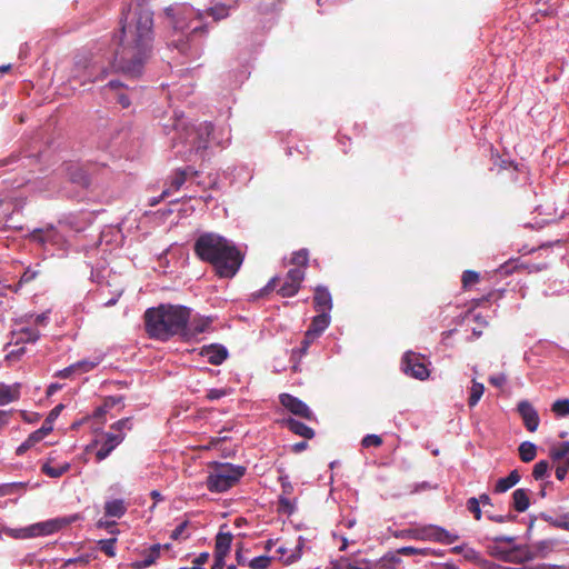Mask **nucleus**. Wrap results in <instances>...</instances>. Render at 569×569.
<instances>
[{
	"instance_id": "1",
	"label": "nucleus",
	"mask_w": 569,
	"mask_h": 569,
	"mask_svg": "<svg viewBox=\"0 0 569 569\" xmlns=\"http://www.w3.org/2000/svg\"><path fill=\"white\" fill-rule=\"evenodd\" d=\"M120 24L112 67L117 71L137 76L151 51L152 12L140 4L129 8L128 11H122Z\"/></svg>"
},
{
	"instance_id": "2",
	"label": "nucleus",
	"mask_w": 569,
	"mask_h": 569,
	"mask_svg": "<svg viewBox=\"0 0 569 569\" xmlns=\"http://www.w3.org/2000/svg\"><path fill=\"white\" fill-rule=\"evenodd\" d=\"M193 252L199 260L212 266L219 278L226 279L237 274L244 258L232 241L216 232L201 233L194 240Z\"/></svg>"
},
{
	"instance_id": "3",
	"label": "nucleus",
	"mask_w": 569,
	"mask_h": 569,
	"mask_svg": "<svg viewBox=\"0 0 569 569\" xmlns=\"http://www.w3.org/2000/svg\"><path fill=\"white\" fill-rule=\"evenodd\" d=\"M146 332L150 338L167 341L173 336H188L190 309L183 306L160 305L144 312Z\"/></svg>"
},
{
	"instance_id": "4",
	"label": "nucleus",
	"mask_w": 569,
	"mask_h": 569,
	"mask_svg": "<svg viewBox=\"0 0 569 569\" xmlns=\"http://www.w3.org/2000/svg\"><path fill=\"white\" fill-rule=\"evenodd\" d=\"M244 473L246 468L242 466L217 463L214 470L207 477V489L211 492H224L236 486Z\"/></svg>"
},
{
	"instance_id": "5",
	"label": "nucleus",
	"mask_w": 569,
	"mask_h": 569,
	"mask_svg": "<svg viewBox=\"0 0 569 569\" xmlns=\"http://www.w3.org/2000/svg\"><path fill=\"white\" fill-rule=\"evenodd\" d=\"M107 74V68L90 57H81L74 63L73 77L79 79L81 84L101 80Z\"/></svg>"
},
{
	"instance_id": "6",
	"label": "nucleus",
	"mask_w": 569,
	"mask_h": 569,
	"mask_svg": "<svg viewBox=\"0 0 569 569\" xmlns=\"http://www.w3.org/2000/svg\"><path fill=\"white\" fill-rule=\"evenodd\" d=\"M412 539L418 540H432L440 543L451 545L459 539V536L456 533H451L442 527L438 526H426L420 529H415V531H410Z\"/></svg>"
},
{
	"instance_id": "7",
	"label": "nucleus",
	"mask_w": 569,
	"mask_h": 569,
	"mask_svg": "<svg viewBox=\"0 0 569 569\" xmlns=\"http://www.w3.org/2000/svg\"><path fill=\"white\" fill-rule=\"evenodd\" d=\"M402 370L415 379L426 380L430 372L425 363V357L413 351H407L402 357Z\"/></svg>"
},
{
	"instance_id": "8",
	"label": "nucleus",
	"mask_w": 569,
	"mask_h": 569,
	"mask_svg": "<svg viewBox=\"0 0 569 569\" xmlns=\"http://www.w3.org/2000/svg\"><path fill=\"white\" fill-rule=\"evenodd\" d=\"M102 440L96 439L94 445H100L96 452L98 462L104 460L124 440L126 433H114L112 431L103 432Z\"/></svg>"
},
{
	"instance_id": "9",
	"label": "nucleus",
	"mask_w": 569,
	"mask_h": 569,
	"mask_svg": "<svg viewBox=\"0 0 569 569\" xmlns=\"http://www.w3.org/2000/svg\"><path fill=\"white\" fill-rule=\"evenodd\" d=\"M305 279V270L301 268L290 269L283 280V283L280 286L278 293L281 297L290 298L298 293L301 282Z\"/></svg>"
},
{
	"instance_id": "10",
	"label": "nucleus",
	"mask_w": 569,
	"mask_h": 569,
	"mask_svg": "<svg viewBox=\"0 0 569 569\" xmlns=\"http://www.w3.org/2000/svg\"><path fill=\"white\" fill-rule=\"evenodd\" d=\"M170 26L178 31L187 29V19L193 16V9L187 6H171L166 9Z\"/></svg>"
},
{
	"instance_id": "11",
	"label": "nucleus",
	"mask_w": 569,
	"mask_h": 569,
	"mask_svg": "<svg viewBox=\"0 0 569 569\" xmlns=\"http://www.w3.org/2000/svg\"><path fill=\"white\" fill-rule=\"evenodd\" d=\"M279 401L292 415L305 418L307 420L315 419V416L309 407L297 397H293L289 393H281L279 396Z\"/></svg>"
},
{
	"instance_id": "12",
	"label": "nucleus",
	"mask_w": 569,
	"mask_h": 569,
	"mask_svg": "<svg viewBox=\"0 0 569 569\" xmlns=\"http://www.w3.org/2000/svg\"><path fill=\"white\" fill-rule=\"evenodd\" d=\"M518 412L523 420V425L528 431L535 432L538 429L540 419L537 410L532 407V405L522 400L518 403Z\"/></svg>"
},
{
	"instance_id": "13",
	"label": "nucleus",
	"mask_w": 569,
	"mask_h": 569,
	"mask_svg": "<svg viewBox=\"0 0 569 569\" xmlns=\"http://www.w3.org/2000/svg\"><path fill=\"white\" fill-rule=\"evenodd\" d=\"M198 176V171L192 167H186L183 169H177L170 179V187L164 189L160 198H167L171 191H178L187 181L189 177Z\"/></svg>"
},
{
	"instance_id": "14",
	"label": "nucleus",
	"mask_w": 569,
	"mask_h": 569,
	"mask_svg": "<svg viewBox=\"0 0 569 569\" xmlns=\"http://www.w3.org/2000/svg\"><path fill=\"white\" fill-rule=\"evenodd\" d=\"M161 549H162V547L160 543L152 545L150 548H148L141 552L143 558L132 562L131 567L133 569H146V568L154 565L156 561L160 558Z\"/></svg>"
},
{
	"instance_id": "15",
	"label": "nucleus",
	"mask_w": 569,
	"mask_h": 569,
	"mask_svg": "<svg viewBox=\"0 0 569 569\" xmlns=\"http://www.w3.org/2000/svg\"><path fill=\"white\" fill-rule=\"evenodd\" d=\"M315 309L318 312H328L332 309V298L326 287L318 286L315 289L313 296Z\"/></svg>"
},
{
	"instance_id": "16",
	"label": "nucleus",
	"mask_w": 569,
	"mask_h": 569,
	"mask_svg": "<svg viewBox=\"0 0 569 569\" xmlns=\"http://www.w3.org/2000/svg\"><path fill=\"white\" fill-rule=\"evenodd\" d=\"M213 128L211 124H203L200 126V128L196 130H191V134L196 136L193 140L190 143L191 150H194L196 152H199L201 150L207 149L208 143V137L211 134Z\"/></svg>"
},
{
	"instance_id": "17",
	"label": "nucleus",
	"mask_w": 569,
	"mask_h": 569,
	"mask_svg": "<svg viewBox=\"0 0 569 569\" xmlns=\"http://www.w3.org/2000/svg\"><path fill=\"white\" fill-rule=\"evenodd\" d=\"M201 356L206 357L209 363L221 365L228 357V351L223 346L210 345L201 349Z\"/></svg>"
},
{
	"instance_id": "18",
	"label": "nucleus",
	"mask_w": 569,
	"mask_h": 569,
	"mask_svg": "<svg viewBox=\"0 0 569 569\" xmlns=\"http://www.w3.org/2000/svg\"><path fill=\"white\" fill-rule=\"evenodd\" d=\"M281 425L287 427L295 435L305 439H312L315 437V430L312 428L293 418L282 419Z\"/></svg>"
},
{
	"instance_id": "19",
	"label": "nucleus",
	"mask_w": 569,
	"mask_h": 569,
	"mask_svg": "<svg viewBox=\"0 0 569 569\" xmlns=\"http://www.w3.org/2000/svg\"><path fill=\"white\" fill-rule=\"evenodd\" d=\"M232 539L231 532L219 531L216 537L214 557L226 558L230 551Z\"/></svg>"
},
{
	"instance_id": "20",
	"label": "nucleus",
	"mask_w": 569,
	"mask_h": 569,
	"mask_svg": "<svg viewBox=\"0 0 569 569\" xmlns=\"http://www.w3.org/2000/svg\"><path fill=\"white\" fill-rule=\"evenodd\" d=\"M40 338V332L34 328H21L18 331L12 332V339L14 345L20 343H33Z\"/></svg>"
},
{
	"instance_id": "21",
	"label": "nucleus",
	"mask_w": 569,
	"mask_h": 569,
	"mask_svg": "<svg viewBox=\"0 0 569 569\" xmlns=\"http://www.w3.org/2000/svg\"><path fill=\"white\" fill-rule=\"evenodd\" d=\"M20 383H0V406L17 401L20 398Z\"/></svg>"
},
{
	"instance_id": "22",
	"label": "nucleus",
	"mask_w": 569,
	"mask_h": 569,
	"mask_svg": "<svg viewBox=\"0 0 569 569\" xmlns=\"http://www.w3.org/2000/svg\"><path fill=\"white\" fill-rule=\"evenodd\" d=\"M104 515L112 518H121L127 512L128 506L123 499H112L104 503Z\"/></svg>"
},
{
	"instance_id": "23",
	"label": "nucleus",
	"mask_w": 569,
	"mask_h": 569,
	"mask_svg": "<svg viewBox=\"0 0 569 569\" xmlns=\"http://www.w3.org/2000/svg\"><path fill=\"white\" fill-rule=\"evenodd\" d=\"M530 505L529 491L523 488L516 489L512 492V508L518 512H525Z\"/></svg>"
},
{
	"instance_id": "24",
	"label": "nucleus",
	"mask_w": 569,
	"mask_h": 569,
	"mask_svg": "<svg viewBox=\"0 0 569 569\" xmlns=\"http://www.w3.org/2000/svg\"><path fill=\"white\" fill-rule=\"evenodd\" d=\"M330 325V316L328 312H320L319 315L315 316L311 320V323L307 331L313 333L317 337H320V335L329 327Z\"/></svg>"
},
{
	"instance_id": "25",
	"label": "nucleus",
	"mask_w": 569,
	"mask_h": 569,
	"mask_svg": "<svg viewBox=\"0 0 569 569\" xmlns=\"http://www.w3.org/2000/svg\"><path fill=\"white\" fill-rule=\"evenodd\" d=\"M520 473L518 470H512L507 477L500 478L495 486L496 493H502L516 486L520 481Z\"/></svg>"
},
{
	"instance_id": "26",
	"label": "nucleus",
	"mask_w": 569,
	"mask_h": 569,
	"mask_svg": "<svg viewBox=\"0 0 569 569\" xmlns=\"http://www.w3.org/2000/svg\"><path fill=\"white\" fill-rule=\"evenodd\" d=\"M518 451L523 462H530L537 456V446L530 441H523L520 443Z\"/></svg>"
},
{
	"instance_id": "27",
	"label": "nucleus",
	"mask_w": 569,
	"mask_h": 569,
	"mask_svg": "<svg viewBox=\"0 0 569 569\" xmlns=\"http://www.w3.org/2000/svg\"><path fill=\"white\" fill-rule=\"evenodd\" d=\"M209 323L210 322L208 319H199V320L194 319L191 322L189 321L187 323L188 336H182V337L189 339L191 337H194L198 333H202L208 329Z\"/></svg>"
},
{
	"instance_id": "28",
	"label": "nucleus",
	"mask_w": 569,
	"mask_h": 569,
	"mask_svg": "<svg viewBox=\"0 0 569 569\" xmlns=\"http://www.w3.org/2000/svg\"><path fill=\"white\" fill-rule=\"evenodd\" d=\"M69 523H70V521L67 519H53L50 521H46L40 525L41 533L42 535H51L53 532L59 531L60 529H62L64 526H67Z\"/></svg>"
},
{
	"instance_id": "29",
	"label": "nucleus",
	"mask_w": 569,
	"mask_h": 569,
	"mask_svg": "<svg viewBox=\"0 0 569 569\" xmlns=\"http://www.w3.org/2000/svg\"><path fill=\"white\" fill-rule=\"evenodd\" d=\"M318 337L313 333L306 331L305 337L301 341V346L298 349L292 350V357L302 358L307 355L309 347L315 342Z\"/></svg>"
},
{
	"instance_id": "30",
	"label": "nucleus",
	"mask_w": 569,
	"mask_h": 569,
	"mask_svg": "<svg viewBox=\"0 0 569 569\" xmlns=\"http://www.w3.org/2000/svg\"><path fill=\"white\" fill-rule=\"evenodd\" d=\"M335 567L336 569H382V567L378 568L377 566L372 568L370 563L365 560L355 562H349L348 560H340L335 565Z\"/></svg>"
},
{
	"instance_id": "31",
	"label": "nucleus",
	"mask_w": 569,
	"mask_h": 569,
	"mask_svg": "<svg viewBox=\"0 0 569 569\" xmlns=\"http://www.w3.org/2000/svg\"><path fill=\"white\" fill-rule=\"evenodd\" d=\"M56 234H57L56 230L52 227H50V228H47L46 230L36 229L31 233V238L34 241H38L40 243H46V242L52 241Z\"/></svg>"
},
{
	"instance_id": "32",
	"label": "nucleus",
	"mask_w": 569,
	"mask_h": 569,
	"mask_svg": "<svg viewBox=\"0 0 569 569\" xmlns=\"http://www.w3.org/2000/svg\"><path fill=\"white\" fill-rule=\"evenodd\" d=\"M485 392V386L481 382H477L472 380V386L470 388V395L468 399L469 407H475L479 400L481 399Z\"/></svg>"
},
{
	"instance_id": "33",
	"label": "nucleus",
	"mask_w": 569,
	"mask_h": 569,
	"mask_svg": "<svg viewBox=\"0 0 569 569\" xmlns=\"http://www.w3.org/2000/svg\"><path fill=\"white\" fill-rule=\"evenodd\" d=\"M70 469L69 463H64L63 466L53 467L49 463H44L41 467V471L50 478H59L64 475Z\"/></svg>"
},
{
	"instance_id": "34",
	"label": "nucleus",
	"mask_w": 569,
	"mask_h": 569,
	"mask_svg": "<svg viewBox=\"0 0 569 569\" xmlns=\"http://www.w3.org/2000/svg\"><path fill=\"white\" fill-rule=\"evenodd\" d=\"M569 455V441H563L557 447H552L549 451V456L552 461H559Z\"/></svg>"
},
{
	"instance_id": "35",
	"label": "nucleus",
	"mask_w": 569,
	"mask_h": 569,
	"mask_svg": "<svg viewBox=\"0 0 569 569\" xmlns=\"http://www.w3.org/2000/svg\"><path fill=\"white\" fill-rule=\"evenodd\" d=\"M70 179H71L72 182H74V183H77V184H79V186H81L83 188H87L90 184L89 176L81 168H77L73 171H71L70 172Z\"/></svg>"
},
{
	"instance_id": "36",
	"label": "nucleus",
	"mask_w": 569,
	"mask_h": 569,
	"mask_svg": "<svg viewBox=\"0 0 569 569\" xmlns=\"http://www.w3.org/2000/svg\"><path fill=\"white\" fill-rule=\"evenodd\" d=\"M206 14L212 17L214 21H219L229 16V7L226 4H217L207 9Z\"/></svg>"
},
{
	"instance_id": "37",
	"label": "nucleus",
	"mask_w": 569,
	"mask_h": 569,
	"mask_svg": "<svg viewBox=\"0 0 569 569\" xmlns=\"http://www.w3.org/2000/svg\"><path fill=\"white\" fill-rule=\"evenodd\" d=\"M533 558V553L528 549L516 548L511 551L509 557L510 561L522 563L525 561H529Z\"/></svg>"
},
{
	"instance_id": "38",
	"label": "nucleus",
	"mask_w": 569,
	"mask_h": 569,
	"mask_svg": "<svg viewBox=\"0 0 569 569\" xmlns=\"http://www.w3.org/2000/svg\"><path fill=\"white\" fill-rule=\"evenodd\" d=\"M550 465L547 460H540L533 466L532 477L535 480H542L549 471Z\"/></svg>"
},
{
	"instance_id": "39",
	"label": "nucleus",
	"mask_w": 569,
	"mask_h": 569,
	"mask_svg": "<svg viewBox=\"0 0 569 569\" xmlns=\"http://www.w3.org/2000/svg\"><path fill=\"white\" fill-rule=\"evenodd\" d=\"M309 261V253L308 250L301 249L299 251L293 252L291 258V263L296 264L297 268H305L307 267Z\"/></svg>"
},
{
	"instance_id": "40",
	"label": "nucleus",
	"mask_w": 569,
	"mask_h": 569,
	"mask_svg": "<svg viewBox=\"0 0 569 569\" xmlns=\"http://www.w3.org/2000/svg\"><path fill=\"white\" fill-rule=\"evenodd\" d=\"M116 542H117L116 538H110V539L99 540L98 545H99L100 550L104 555H107L108 557H114L116 556V548H114Z\"/></svg>"
},
{
	"instance_id": "41",
	"label": "nucleus",
	"mask_w": 569,
	"mask_h": 569,
	"mask_svg": "<svg viewBox=\"0 0 569 569\" xmlns=\"http://www.w3.org/2000/svg\"><path fill=\"white\" fill-rule=\"evenodd\" d=\"M110 431L114 433H126V431H129L132 429L131 425V418H123L110 426Z\"/></svg>"
},
{
	"instance_id": "42",
	"label": "nucleus",
	"mask_w": 569,
	"mask_h": 569,
	"mask_svg": "<svg viewBox=\"0 0 569 569\" xmlns=\"http://www.w3.org/2000/svg\"><path fill=\"white\" fill-rule=\"evenodd\" d=\"M541 519L557 528H565L569 530V515L562 516L561 519H553L551 516L547 513H541Z\"/></svg>"
},
{
	"instance_id": "43",
	"label": "nucleus",
	"mask_w": 569,
	"mask_h": 569,
	"mask_svg": "<svg viewBox=\"0 0 569 569\" xmlns=\"http://www.w3.org/2000/svg\"><path fill=\"white\" fill-rule=\"evenodd\" d=\"M551 410L559 417L569 416V400H557L552 403Z\"/></svg>"
},
{
	"instance_id": "44",
	"label": "nucleus",
	"mask_w": 569,
	"mask_h": 569,
	"mask_svg": "<svg viewBox=\"0 0 569 569\" xmlns=\"http://www.w3.org/2000/svg\"><path fill=\"white\" fill-rule=\"evenodd\" d=\"M398 553L402 555V556H415V555L431 556L432 555L431 550L428 548L419 549V548H415V547H402L398 550Z\"/></svg>"
},
{
	"instance_id": "45",
	"label": "nucleus",
	"mask_w": 569,
	"mask_h": 569,
	"mask_svg": "<svg viewBox=\"0 0 569 569\" xmlns=\"http://www.w3.org/2000/svg\"><path fill=\"white\" fill-rule=\"evenodd\" d=\"M479 279H480V276L478 272H476L473 270H466V271H463L462 278H461L462 286H463V288H468V287L479 282Z\"/></svg>"
},
{
	"instance_id": "46",
	"label": "nucleus",
	"mask_w": 569,
	"mask_h": 569,
	"mask_svg": "<svg viewBox=\"0 0 569 569\" xmlns=\"http://www.w3.org/2000/svg\"><path fill=\"white\" fill-rule=\"evenodd\" d=\"M271 557L259 556L250 560L249 567L251 569H267L270 566Z\"/></svg>"
},
{
	"instance_id": "47",
	"label": "nucleus",
	"mask_w": 569,
	"mask_h": 569,
	"mask_svg": "<svg viewBox=\"0 0 569 569\" xmlns=\"http://www.w3.org/2000/svg\"><path fill=\"white\" fill-rule=\"evenodd\" d=\"M467 509L473 515L476 520H480L482 517L479 500L476 497H471L467 500Z\"/></svg>"
},
{
	"instance_id": "48",
	"label": "nucleus",
	"mask_w": 569,
	"mask_h": 569,
	"mask_svg": "<svg viewBox=\"0 0 569 569\" xmlns=\"http://www.w3.org/2000/svg\"><path fill=\"white\" fill-rule=\"evenodd\" d=\"M361 445L365 448L379 447L382 445V438L378 435H367L362 438Z\"/></svg>"
},
{
	"instance_id": "49",
	"label": "nucleus",
	"mask_w": 569,
	"mask_h": 569,
	"mask_svg": "<svg viewBox=\"0 0 569 569\" xmlns=\"http://www.w3.org/2000/svg\"><path fill=\"white\" fill-rule=\"evenodd\" d=\"M189 526V521L184 520L182 521L170 535V538L172 540H179V539H186L188 536H184V531L187 530Z\"/></svg>"
},
{
	"instance_id": "50",
	"label": "nucleus",
	"mask_w": 569,
	"mask_h": 569,
	"mask_svg": "<svg viewBox=\"0 0 569 569\" xmlns=\"http://www.w3.org/2000/svg\"><path fill=\"white\" fill-rule=\"evenodd\" d=\"M228 395L227 389H210L207 392L206 398L210 401L218 400Z\"/></svg>"
},
{
	"instance_id": "51",
	"label": "nucleus",
	"mask_w": 569,
	"mask_h": 569,
	"mask_svg": "<svg viewBox=\"0 0 569 569\" xmlns=\"http://www.w3.org/2000/svg\"><path fill=\"white\" fill-rule=\"evenodd\" d=\"M38 271L37 270H32L31 268H27L24 270V272L22 273L21 278H20V283H29L31 282L32 280H34L38 276Z\"/></svg>"
},
{
	"instance_id": "52",
	"label": "nucleus",
	"mask_w": 569,
	"mask_h": 569,
	"mask_svg": "<svg viewBox=\"0 0 569 569\" xmlns=\"http://www.w3.org/2000/svg\"><path fill=\"white\" fill-rule=\"evenodd\" d=\"M488 380H489L490 385H492L497 388H501L505 386V383L507 381V377L503 373H499V375L489 377Z\"/></svg>"
},
{
	"instance_id": "53",
	"label": "nucleus",
	"mask_w": 569,
	"mask_h": 569,
	"mask_svg": "<svg viewBox=\"0 0 569 569\" xmlns=\"http://www.w3.org/2000/svg\"><path fill=\"white\" fill-rule=\"evenodd\" d=\"M123 401V397L122 396H110V397H107L103 401V405L106 406V408L108 410L112 409L114 406H117L118 403L122 402Z\"/></svg>"
},
{
	"instance_id": "54",
	"label": "nucleus",
	"mask_w": 569,
	"mask_h": 569,
	"mask_svg": "<svg viewBox=\"0 0 569 569\" xmlns=\"http://www.w3.org/2000/svg\"><path fill=\"white\" fill-rule=\"evenodd\" d=\"M209 553L208 552H201L194 560H193V567L191 569H202V566L208 561Z\"/></svg>"
},
{
	"instance_id": "55",
	"label": "nucleus",
	"mask_w": 569,
	"mask_h": 569,
	"mask_svg": "<svg viewBox=\"0 0 569 569\" xmlns=\"http://www.w3.org/2000/svg\"><path fill=\"white\" fill-rule=\"evenodd\" d=\"M73 365L76 366L77 371L80 370L82 372H88L96 367L94 362H90V361H86V360L78 361Z\"/></svg>"
},
{
	"instance_id": "56",
	"label": "nucleus",
	"mask_w": 569,
	"mask_h": 569,
	"mask_svg": "<svg viewBox=\"0 0 569 569\" xmlns=\"http://www.w3.org/2000/svg\"><path fill=\"white\" fill-rule=\"evenodd\" d=\"M76 371H77L76 366L71 365L62 370H59L56 373V377L61 378V379H67V378H70L72 376V373H74Z\"/></svg>"
},
{
	"instance_id": "57",
	"label": "nucleus",
	"mask_w": 569,
	"mask_h": 569,
	"mask_svg": "<svg viewBox=\"0 0 569 569\" xmlns=\"http://www.w3.org/2000/svg\"><path fill=\"white\" fill-rule=\"evenodd\" d=\"M278 281H279L278 277L271 278L269 280V282L261 289L260 296H264V295L269 293L270 291H272L277 287Z\"/></svg>"
},
{
	"instance_id": "58",
	"label": "nucleus",
	"mask_w": 569,
	"mask_h": 569,
	"mask_svg": "<svg viewBox=\"0 0 569 569\" xmlns=\"http://www.w3.org/2000/svg\"><path fill=\"white\" fill-rule=\"evenodd\" d=\"M64 406L62 403L56 406L47 416V420L51 421L52 423L54 420L59 417L61 411L63 410Z\"/></svg>"
},
{
	"instance_id": "59",
	"label": "nucleus",
	"mask_w": 569,
	"mask_h": 569,
	"mask_svg": "<svg viewBox=\"0 0 569 569\" xmlns=\"http://www.w3.org/2000/svg\"><path fill=\"white\" fill-rule=\"evenodd\" d=\"M117 102L122 108H128L131 104V101H130L129 97L127 94L122 93V92L117 94Z\"/></svg>"
},
{
	"instance_id": "60",
	"label": "nucleus",
	"mask_w": 569,
	"mask_h": 569,
	"mask_svg": "<svg viewBox=\"0 0 569 569\" xmlns=\"http://www.w3.org/2000/svg\"><path fill=\"white\" fill-rule=\"evenodd\" d=\"M43 438L44 436H42L39 430H36L32 433H30L27 439L32 446H34L36 443L40 442Z\"/></svg>"
},
{
	"instance_id": "61",
	"label": "nucleus",
	"mask_w": 569,
	"mask_h": 569,
	"mask_svg": "<svg viewBox=\"0 0 569 569\" xmlns=\"http://www.w3.org/2000/svg\"><path fill=\"white\" fill-rule=\"evenodd\" d=\"M53 429V423L49 420H44V422L42 423L41 428H39L38 430L41 432L42 436H48Z\"/></svg>"
},
{
	"instance_id": "62",
	"label": "nucleus",
	"mask_w": 569,
	"mask_h": 569,
	"mask_svg": "<svg viewBox=\"0 0 569 569\" xmlns=\"http://www.w3.org/2000/svg\"><path fill=\"white\" fill-rule=\"evenodd\" d=\"M568 468L565 465H560L556 468V478L558 480H563L567 476Z\"/></svg>"
},
{
	"instance_id": "63",
	"label": "nucleus",
	"mask_w": 569,
	"mask_h": 569,
	"mask_svg": "<svg viewBox=\"0 0 569 569\" xmlns=\"http://www.w3.org/2000/svg\"><path fill=\"white\" fill-rule=\"evenodd\" d=\"M307 448H308L307 441H299V442H296L295 445H292L291 449H292V452L300 453V452L305 451Z\"/></svg>"
},
{
	"instance_id": "64",
	"label": "nucleus",
	"mask_w": 569,
	"mask_h": 569,
	"mask_svg": "<svg viewBox=\"0 0 569 569\" xmlns=\"http://www.w3.org/2000/svg\"><path fill=\"white\" fill-rule=\"evenodd\" d=\"M279 502H280V506L283 507V509L286 511H288L289 513H291L293 511V507L288 498L280 497Z\"/></svg>"
}]
</instances>
